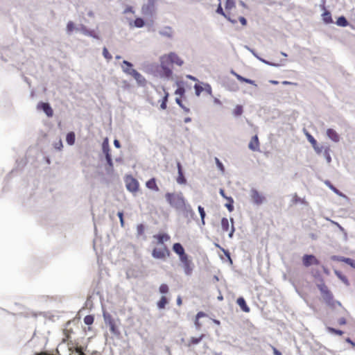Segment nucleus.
I'll return each mask as SVG.
<instances>
[{"label": "nucleus", "mask_w": 355, "mask_h": 355, "mask_svg": "<svg viewBox=\"0 0 355 355\" xmlns=\"http://www.w3.org/2000/svg\"><path fill=\"white\" fill-rule=\"evenodd\" d=\"M165 198L169 205L176 209H181L185 206V200L181 193H166Z\"/></svg>", "instance_id": "f257e3e1"}, {"label": "nucleus", "mask_w": 355, "mask_h": 355, "mask_svg": "<svg viewBox=\"0 0 355 355\" xmlns=\"http://www.w3.org/2000/svg\"><path fill=\"white\" fill-rule=\"evenodd\" d=\"M319 290L320 291L323 300L327 305L331 307L335 308L337 306H341V303L334 299V295L329 290L327 286L324 284L318 286Z\"/></svg>", "instance_id": "f03ea898"}, {"label": "nucleus", "mask_w": 355, "mask_h": 355, "mask_svg": "<svg viewBox=\"0 0 355 355\" xmlns=\"http://www.w3.org/2000/svg\"><path fill=\"white\" fill-rule=\"evenodd\" d=\"M125 187L128 191L132 193H135L139 191V183L138 180L130 175L125 177Z\"/></svg>", "instance_id": "7ed1b4c3"}, {"label": "nucleus", "mask_w": 355, "mask_h": 355, "mask_svg": "<svg viewBox=\"0 0 355 355\" xmlns=\"http://www.w3.org/2000/svg\"><path fill=\"white\" fill-rule=\"evenodd\" d=\"M170 251L166 245L162 248H155L152 251V256L158 259H165L170 256Z\"/></svg>", "instance_id": "20e7f679"}, {"label": "nucleus", "mask_w": 355, "mask_h": 355, "mask_svg": "<svg viewBox=\"0 0 355 355\" xmlns=\"http://www.w3.org/2000/svg\"><path fill=\"white\" fill-rule=\"evenodd\" d=\"M168 64H175L181 66L183 64L182 59L175 53H170L162 57Z\"/></svg>", "instance_id": "39448f33"}, {"label": "nucleus", "mask_w": 355, "mask_h": 355, "mask_svg": "<svg viewBox=\"0 0 355 355\" xmlns=\"http://www.w3.org/2000/svg\"><path fill=\"white\" fill-rule=\"evenodd\" d=\"M105 322L110 327V332L114 335H119L120 331H119L114 320L110 315H104Z\"/></svg>", "instance_id": "423d86ee"}, {"label": "nucleus", "mask_w": 355, "mask_h": 355, "mask_svg": "<svg viewBox=\"0 0 355 355\" xmlns=\"http://www.w3.org/2000/svg\"><path fill=\"white\" fill-rule=\"evenodd\" d=\"M302 263L305 267H309L311 265H319V260L312 254H304L302 257Z\"/></svg>", "instance_id": "0eeeda50"}, {"label": "nucleus", "mask_w": 355, "mask_h": 355, "mask_svg": "<svg viewBox=\"0 0 355 355\" xmlns=\"http://www.w3.org/2000/svg\"><path fill=\"white\" fill-rule=\"evenodd\" d=\"M250 197L252 202L256 205H261L265 201V197L256 189H252Z\"/></svg>", "instance_id": "6e6552de"}, {"label": "nucleus", "mask_w": 355, "mask_h": 355, "mask_svg": "<svg viewBox=\"0 0 355 355\" xmlns=\"http://www.w3.org/2000/svg\"><path fill=\"white\" fill-rule=\"evenodd\" d=\"M180 261L183 265L184 272L187 275H191L193 271V264L191 261L189 259V257H183V259H180Z\"/></svg>", "instance_id": "1a4fd4ad"}, {"label": "nucleus", "mask_w": 355, "mask_h": 355, "mask_svg": "<svg viewBox=\"0 0 355 355\" xmlns=\"http://www.w3.org/2000/svg\"><path fill=\"white\" fill-rule=\"evenodd\" d=\"M178 171V175L176 178V182L179 184H187V179L185 178L183 171H182V166L180 162H178L177 164Z\"/></svg>", "instance_id": "9d476101"}, {"label": "nucleus", "mask_w": 355, "mask_h": 355, "mask_svg": "<svg viewBox=\"0 0 355 355\" xmlns=\"http://www.w3.org/2000/svg\"><path fill=\"white\" fill-rule=\"evenodd\" d=\"M173 250L179 255L180 260L183 259L184 257H187L188 255L185 253L184 250L182 245L179 243H175L173 245Z\"/></svg>", "instance_id": "9b49d317"}, {"label": "nucleus", "mask_w": 355, "mask_h": 355, "mask_svg": "<svg viewBox=\"0 0 355 355\" xmlns=\"http://www.w3.org/2000/svg\"><path fill=\"white\" fill-rule=\"evenodd\" d=\"M37 107L38 108L42 109L48 116L51 117L53 116V111L49 103H40Z\"/></svg>", "instance_id": "f8f14e48"}, {"label": "nucleus", "mask_w": 355, "mask_h": 355, "mask_svg": "<svg viewBox=\"0 0 355 355\" xmlns=\"http://www.w3.org/2000/svg\"><path fill=\"white\" fill-rule=\"evenodd\" d=\"M248 147L250 150L253 151H258L259 150V141L258 137L257 135L254 136L251 139L248 144Z\"/></svg>", "instance_id": "ddd939ff"}, {"label": "nucleus", "mask_w": 355, "mask_h": 355, "mask_svg": "<svg viewBox=\"0 0 355 355\" xmlns=\"http://www.w3.org/2000/svg\"><path fill=\"white\" fill-rule=\"evenodd\" d=\"M327 135L334 142H338L340 141L339 135L332 128H328L327 130Z\"/></svg>", "instance_id": "4468645a"}, {"label": "nucleus", "mask_w": 355, "mask_h": 355, "mask_svg": "<svg viewBox=\"0 0 355 355\" xmlns=\"http://www.w3.org/2000/svg\"><path fill=\"white\" fill-rule=\"evenodd\" d=\"M166 64H168V63L166 62V60H164V59L162 58H161V67L163 70V73L166 77L169 78L172 75V70L171 69H169L168 67H167Z\"/></svg>", "instance_id": "2eb2a0df"}, {"label": "nucleus", "mask_w": 355, "mask_h": 355, "mask_svg": "<svg viewBox=\"0 0 355 355\" xmlns=\"http://www.w3.org/2000/svg\"><path fill=\"white\" fill-rule=\"evenodd\" d=\"M153 237L157 240V243L163 244L164 242L168 241L171 239L167 234L162 233L154 235Z\"/></svg>", "instance_id": "dca6fc26"}, {"label": "nucleus", "mask_w": 355, "mask_h": 355, "mask_svg": "<svg viewBox=\"0 0 355 355\" xmlns=\"http://www.w3.org/2000/svg\"><path fill=\"white\" fill-rule=\"evenodd\" d=\"M132 64L130 62H129L126 60H124L123 62L122 69H123V71L125 73L132 76L131 71H136L135 69H132Z\"/></svg>", "instance_id": "f3484780"}, {"label": "nucleus", "mask_w": 355, "mask_h": 355, "mask_svg": "<svg viewBox=\"0 0 355 355\" xmlns=\"http://www.w3.org/2000/svg\"><path fill=\"white\" fill-rule=\"evenodd\" d=\"M132 76L137 80V82L141 85H144L146 83L145 78L137 71H132Z\"/></svg>", "instance_id": "a211bd4d"}, {"label": "nucleus", "mask_w": 355, "mask_h": 355, "mask_svg": "<svg viewBox=\"0 0 355 355\" xmlns=\"http://www.w3.org/2000/svg\"><path fill=\"white\" fill-rule=\"evenodd\" d=\"M146 186L149 189H151V190H153V191H159V187L157 185L156 180L154 178H151L148 181H147L146 183Z\"/></svg>", "instance_id": "6ab92c4d"}, {"label": "nucleus", "mask_w": 355, "mask_h": 355, "mask_svg": "<svg viewBox=\"0 0 355 355\" xmlns=\"http://www.w3.org/2000/svg\"><path fill=\"white\" fill-rule=\"evenodd\" d=\"M236 303L241 307V309L245 312H249L250 308L246 304V302L243 297H239L236 300Z\"/></svg>", "instance_id": "aec40b11"}, {"label": "nucleus", "mask_w": 355, "mask_h": 355, "mask_svg": "<svg viewBox=\"0 0 355 355\" xmlns=\"http://www.w3.org/2000/svg\"><path fill=\"white\" fill-rule=\"evenodd\" d=\"M233 74L235 76V77L241 82H244V83H249L250 85H253L254 86H257L256 83H255V81L254 80H250V79H248V78H244L243 76H241V75L235 73V72H233Z\"/></svg>", "instance_id": "412c9836"}, {"label": "nucleus", "mask_w": 355, "mask_h": 355, "mask_svg": "<svg viewBox=\"0 0 355 355\" xmlns=\"http://www.w3.org/2000/svg\"><path fill=\"white\" fill-rule=\"evenodd\" d=\"M163 91L164 92V96L162 99V103L160 104V108L162 110H166L167 107L166 103L168 101V92L166 91V89L164 88H163Z\"/></svg>", "instance_id": "4be33fe9"}, {"label": "nucleus", "mask_w": 355, "mask_h": 355, "mask_svg": "<svg viewBox=\"0 0 355 355\" xmlns=\"http://www.w3.org/2000/svg\"><path fill=\"white\" fill-rule=\"evenodd\" d=\"M322 19L327 24L332 22L331 15L329 11L325 10L324 12V13L322 14Z\"/></svg>", "instance_id": "5701e85b"}, {"label": "nucleus", "mask_w": 355, "mask_h": 355, "mask_svg": "<svg viewBox=\"0 0 355 355\" xmlns=\"http://www.w3.org/2000/svg\"><path fill=\"white\" fill-rule=\"evenodd\" d=\"M67 142L69 145H73L75 143V134L73 132H70L66 137Z\"/></svg>", "instance_id": "b1692460"}, {"label": "nucleus", "mask_w": 355, "mask_h": 355, "mask_svg": "<svg viewBox=\"0 0 355 355\" xmlns=\"http://www.w3.org/2000/svg\"><path fill=\"white\" fill-rule=\"evenodd\" d=\"M168 303V300L165 296H162L161 299L157 302V306L159 309H164L166 304Z\"/></svg>", "instance_id": "393cba45"}, {"label": "nucleus", "mask_w": 355, "mask_h": 355, "mask_svg": "<svg viewBox=\"0 0 355 355\" xmlns=\"http://www.w3.org/2000/svg\"><path fill=\"white\" fill-rule=\"evenodd\" d=\"M221 227L224 232H227L229 230L230 224H229V220L227 218H222Z\"/></svg>", "instance_id": "a878e982"}, {"label": "nucleus", "mask_w": 355, "mask_h": 355, "mask_svg": "<svg viewBox=\"0 0 355 355\" xmlns=\"http://www.w3.org/2000/svg\"><path fill=\"white\" fill-rule=\"evenodd\" d=\"M216 12L218 14H220L221 15H223V17H225L226 19H227L229 21H230L232 23H236V21L235 20H231L230 17H228L226 14L224 12L223 10V8L221 6V4L220 3H219L218 4V6L216 9Z\"/></svg>", "instance_id": "bb28decb"}, {"label": "nucleus", "mask_w": 355, "mask_h": 355, "mask_svg": "<svg viewBox=\"0 0 355 355\" xmlns=\"http://www.w3.org/2000/svg\"><path fill=\"white\" fill-rule=\"evenodd\" d=\"M337 25L343 27H345L348 25V22L346 19V18L343 16H341L338 18L336 21Z\"/></svg>", "instance_id": "cd10ccee"}, {"label": "nucleus", "mask_w": 355, "mask_h": 355, "mask_svg": "<svg viewBox=\"0 0 355 355\" xmlns=\"http://www.w3.org/2000/svg\"><path fill=\"white\" fill-rule=\"evenodd\" d=\"M227 202L225 205L230 212H232L234 210V200L232 197H229L227 199Z\"/></svg>", "instance_id": "c85d7f7f"}, {"label": "nucleus", "mask_w": 355, "mask_h": 355, "mask_svg": "<svg viewBox=\"0 0 355 355\" xmlns=\"http://www.w3.org/2000/svg\"><path fill=\"white\" fill-rule=\"evenodd\" d=\"M203 338L204 334H202L199 338L192 337L189 341V345L199 343Z\"/></svg>", "instance_id": "c756f323"}, {"label": "nucleus", "mask_w": 355, "mask_h": 355, "mask_svg": "<svg viewBox=\"0 0 355 355\" xmlns=\"http://www.w3.org/2000/svg\"><path fill=\"white\" fill-rule=\"evenodd\" d=\"M94 316L92 315H87L84 318V322L87 325L92 324L94 322Z\"/></svg>", "instance_id": "7c9ffc66"}, {"label": "nucleus", "mask_w": 355, "mask_h": 355, "mask_svg": "<svg viewBox=\"0 0 355 355\" xmlns=\"http://www.w3.org/2000/svg\"><path fill=\"white\" fill-rule=\"evenodd\" d=\"M235 7V1L234 0H226L225 2V9L231 10Z\"/></svg>", "instance_id": "2f4dec72"}, {"label": "nucleus", "mask_w": 355, "mask_h": 355, "mask_svg": "<svg viewBox=\"0 0 355 355\" xmlns=\"http://www.w3.org/2000/svg\"><path fill=\"white\" fill-rule=\"evenodd\" d=\"M243 107L241 105H236L234 109L233 113L235 116H240L243 113Z\"/></svg>", "instance_id": "473e14b6"}, {"label": "nucleus", "mask_w": 355, "mask_h": 355, "mask_svg": "<svg viewBox=\"0 0 355 355\" xmlns=\"http://www.w3.org/2000/svg\"><path fill=\"white\" fill-rule=\"evenodd\" d=\"M103 55L104 58L108 61L111 60L112 58V55L109 53V51L106 47H104L103 49Z\"/></svg>", "instance_id": "72a5a7b5"}, {"label": "nucleus", "mask_w": 355, "mask_h": 355, "mask_svg": "<svg viewBox=\"0 0 355 355\" xmlns=\"http://www.w3.org/2000/svg\"><path fill=\"white\" fill-rule=\"evenodd\" d=\"M135 26L137 28H141L144 26V21L141 18H137L134 21Z\"/></svg>", "instance_id": "f704fd0d"}, {"label": "nucleus", "mask_w": 355, "mask_h": 355, "mask_svg": "<svg viewBox=\"0 0 355 355\" xmlns=\"http://www.w3.org/2000/svg\"><path fill=\"white\" fill-rule=\"evenodd\" d=\"M106 160L107 162V164H109V166L110 168V171H113V164H112V157H111V155L110 154V153H106Z\"/></svg>", "instance_id": "c9c22d12"}, {"label": "nucleus", "mask_w": 355, "mask_h": 355, "mask_svg": "<svg viewBox=\"0 0 355 355\" xmlns=\"http://www.w3.org/2000/svg\"><path fill=\"white\" fill-rule=\"evenodd\" d=\"M159 290L161 293H167L169 289L167 284H162L160 285Z\"/></svg>", "instance_id": "e433bc0d"}, {"label": "nucleus", "mask_w": 355, "mask_h": 355, "mask_svg": "<svg viewBox=\"0 0 355 355\" xmlns=\"http://www.w3.org/2000/svg\"><path fill=\"white\" fill-rule=\"evenodd\" d=\"M306 137H307L309 141L311 144L312 146L315 147V146H316V144H317V141L309 133H306Z\"/></svg>", "instance_id": "4c0bfd02"}, {"label": "nucleus", "mask_w": 355, "mask_h": 355, "mask_svg": "<svg viewBox=\"0 0 355 355\" xmlns=\"http://www.w3.org/2000/svg\"><path fill=\"white\" fill-rule=\"evenodd\" d=\"M194 89H195L196 94L198 96H199L200 95L201 92L204 90V88L198 84L195 85Z\"/></svg>", "instance_id": "58836bf2"}, {"label": "nucleus", "mask_w": 355, "mask_h": 355, "mask_svg": "<svg viewBox=\"0 0 355 355\" xmlns=\"http://www.w3.org/2000/svg\"><path fill=\"white\" fill-rule=\"evenodd\" d=\"M198 211L200 213L202 224H205V212L204 208L202 207L201 206H199Z\"/></svg>", "instance_id": "ea45409f"}, {"label": "nucleus", "mask_w": 355, "mask_h": 355, "mask_svg": "<svg viewBox=\"0 0 355 355\" xmlns=\"http://www.w3.org/2000/svg\"><path fill=\"white\" fill-rule=\"evenodd\" d=\"M334 260L345 262L347 264L348 261H350V258H346L343 257H334Z\"/></svg>", "instance_id": "a19ab883"}, {"label": "nucleus", "mask_w": 355, "mask_h": 355, "mask_svg": "<svg viewBox=\"0 0 355 355\" xmlns=\"http://www.w3.org/2000/svg\"><path fill=\"white\" fill-rule=\"evenodd\" d=\"M144 230H145V227H144V225H142V224L138 225L137 227V231L138 235L139 236L143 235L144 233Z\"/></svg>", "instance_id": "79ce46f5"}, {"label": "nucleus", "mask_w": 355, "mask_h": 355, "mask_svg": "<svg viewBox=\"0 0 355 355\" xmlns=\"http://www.w3.org/2000/svg\"><path fill=\"white\" fill-rule=\"evenodd\" d=\"M75 28V26L73 21H69L67 25V31L69 33H71Z\"/></svg>", "instance_id": "37998d69"}, {"label": "nucleus", "mask_w": 355, "mask_h": 355, "mask_svg": "<svg viewBox=\"0 0 355 355\" xmlns=\"http://www.w3.org/2000/svg\"><path fill=\"white\" fill-rule=\"evenodd\" d=\"M103 150L105 155H106V153H110V148H109L107 139H106L103 144Z\"/></svg>", "instance_id": "c03bdc74"}, {"label": "nucleus", "mask_w": 355, "mask_h": 355, "mask_svg": "<svg viewBox=\"0 0 355 355\" xmlns=\"http://www.w3.org/2000/svg\"><path fill=\"white\" fill-rule=\"evenodd\" d=\"M53 146L55 149L60 150L63 146L61 139H60L57 142H55Z\"/></svg>", "instance_id": "a18cd8bd"}, {"label": "nucleus", "mask_w": 355, "mask_h": 355, "mask_svg": "<svg viewBox=\"0 0 355 355\" xmlns=\"http://www.w3.org/2000/svg\"><path fill=\"white\" fill-rule=\"evenodd\" d=\"M185 92L184 88L183 87H178V88L175 90V94L180 96H183Z\"/></svg>", "instance_id": "49530a36"}, {"label": "nucleus", "mask_w": 355, "mask_h": 355, "mask_svg": "<svg viewBox=\"0 0 355 355\" xmlns=\"http://www.w3.org/2000/svg\"><path fill=\"white\" fill-rule=\"evenodd\" d=\"M117 215H118V216H119V218L120 219L121 225L122 227H123L124 226V220H123V212L122 211H119V212H118Z\"/></svg>", "instance_id": "de8ad7c7"}, {"label": "nucleus", "mask_w": 355, "mask_h": 355, "mask_svg": "<svg viewBox=\"0 0 355 355\" xmlns=\"http://www.w3.org/2000/svg\"><path fill=\"white\" fill-rule=\"evenodd\" d=\"M329 331L337 334V335H339V336H341L343 334V331H341V330H338V329H334V328H329Z\"/></svg>", "instance_id": "09e8293b"}, {"label": "nucleus", "mask_w": 355, "mask_h": 355, "mask_svg": "<svg viewBox=\"0 0 355 355\" xmlns=\"http://www.w3.org/2000/svg\"><path fill=\"white\" fill-rule=\"evenodd\" d=\"M175 101H176V103H178V105H179L182 108H183L186 112H188L189 111V110L188 108L185 107L182 105V101H181L180 98H176V100H175Z\"/></svg>", "instance_id": "8fccbe9b"}, {"label": "nucleus", "mask_w": 355, "mask_h": 355, "mask_svg": "<svg viewBox=\"0 0 355 355\" xmlns=\"http://www.w3.org/2000/svg\"><path fill=\"white\" fill-rule=\"evenodd\" d=\"M216 162L218 167L223 172L224 166L218 158H216Z\"/></svg>", "instance_id": "3c124183"}, {"label": "nucleus", "mask_w": 355, "mask_h": 355, "mask_svg": "<svg viewBox=\"0 0 355 355\" xmlns=\"http://www.w3.org/2000/svg\"><path fill=\"white\" fill-rule=\"evenodd\" d=\"M337 276L344 282L347 283V279L345 276H342L339 272L336 271Z\"/></svg>", "instance_id": "603ef678"}, {"label": "nucleus", "mask_w": 355, "mask_h": 355, "mask_svg": "<svg viewBox=\"0 0 355 355\" xmlns=\"http://www.w3.org/2000/svg\"><path fill=\"white\" fill-rule=\"evenodd\" d=\"M239 20L243 26H245L247 24V20L244 17H240Z\"/></svg>", "instance_id": "864d4df0"}, {"label": "nucleus", "mask_w": 355, "mask_h": 355, "mask_svg": "<svg viewBox=\"0 0 355 355\" xmlns=\"http://www.w3.org/2000/svg\"><path fill=\"white\" fill-rule=\"evenodd\" d=\"M204 89L209 94H211V92H212V90H211V87L209 85H206Z\"/></svg>", "instance_id": "5fc2aeb1"}, {"label": "nucleus", "mask_w": 355, "mask_h": 355, "mask_svg": "<svg viewBox=\"0 0 355 355\" xmlns=\"http://www.w3.org/2000/svg\"><path fill=\"white\" fill-rule=\"evenodd\" d=\"M219 193L221 195V196L225 199L227 200V198H229V197L225 195V190L223 189H220Z\"/></svg>", "instance_id": "6e6d98bb"}, {"label": "nucleus", "mask_w": 355, "mask_h": 355, "mask_svg": "<svg viewBox=\"0 0 355 355\" xmlns=\"http://www.w3.org/2000/svg\"><path fill=\"white\" fill-rule=\"evenodd\" d=\"M206 314L204 312L200 311L196 315V318L200 319V318L205 317Z\"/></svg>", "instance_id": "4d7b16f0"}, {"label": "nucleus", "mask_w": 355, "mask_h": 355, "mask_svg": "<svg viewBox=\"0 0 355 355\" xmlns=\"http://www.w3.org/2000/svg\"><path fill=\"white\" fill-rule=\"evenodd\" d=\"M347 264L355 269V261L354 259H350V261H348Z\"/></svg>", "instance_id": "13d9d810"}, {"label": "nucleus", "mask_w": 355, "mask_h": 355, "mask_svg": "<svg viewBox=\"0 0 355 355\" xmlns=\"http://www.w3.org/2000/svg\"><path fill=\"white\" fill-rule=\"evenodd\" d=\"M338 323L340 325H343L346 324V320L344 318H341L338 320Z\"/></svg>", "instance_id": "bf43d9fd"}, {"label": "nucleus", "mask_w": 355, "mask_h": 355, "mask_svg": "<svg viewBox=\"0 0 355 355\" xmlns=\"http://www.w3.org/2000/svg\"><path fill=\"white\" fill-rule=\"evenodd\" d=\"M81 31L85 35H88L91 31L87 30L85 26L82 27Z\"/></svg>", "instance_id": "052dcab7"}, {"label": "nucleus", "mask_w": 355, "mask_h": 355, "mask_svg": "<svg viewBox=\"0 0 355 355\" xmlns=\"http://www.w3.org/2000/svg\"><path fill=\"white\" fill-rule=\"evenodd\" d=\"M282 84L284 85H297L296 83H292V82H289V81H286V80L283 81Z\"/></svg>", "instance_id": "680f3d73"}, {"label": "nucleus", "mask_w": 355, "mask_h": 355, "mask_svg": "<svg viewBox=\"0 0 355 355\" xmlns=\"http://www.w3.org/2000/svg\"><path fill=\"white\" fill-rule=\"evenodd\" d=\"M114 145L116 148H119L121 147V144H120V142L117 140V139H115L114 141Z\"/></svg>", "instance_id": "e2e57ef3"}, {"label": "nucleus", "mask_w": 355, "mask_h": 355, "mask_svg": "<svg viewBox=\"0 0 355 355\" xmlns=\"http://www.w3.org/2000/svg\"><path fill=\"white\" fill-rule=\"evenodd\" d=\"M78 355H85L81 348H77L76 350Z\"/></svg>", "instance_id": "0e129e2a"}, {"label": "nucleus", "mask_w": 355, "mask_h": 355, "mask_svg": "<svg viewBox=\"0 0 355 355\" xmlns=\"http://www.w3.org/2000/svg\"><path fill=\"white\" fill-rule=\"evenodd\" d=\"M313 148H314V150H315V152H316L317 153H318V154H319V153H321L322 150H321V148H320L318 146V144H316V146H315V147H313Z\"/></svg>", "instance_id": "69168bd1"}, {"label": "nucleus", "mask_w": 355, "mask_h": 355, "mask_svg": "<svg viewBox=\"0 0 355 355\" xmlns=\"http://www.w3.org/2000/svg\"><path fill=\"white\" fill-rule=\"evenodd\" d=\"M273 353L275 355H282V353L277 350L275 347H272Z\"/></svg>", "instance_id": "338daca9"}, {"label": "nucleus", "mask_w": 355, "mask_h": 355, "mask_svg": "<svg viewBox=\"0 0 355 355\" xmlns=\"http://www.w3.org/2000/svg\"><path fill=\"white\" fill-rule=\"evenodd\" d=\"M195 324H196L197 329H200V328L201 324H200V323L199 322V319H197V318L196 319Z\"/></svg>", "instance_id": "774afa93"}]
</instances>
